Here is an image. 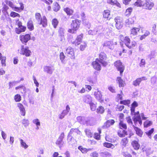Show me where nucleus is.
Segmentation results:
<instances>
[{"instance_id": "nucleus-22", "label": "nucleus", "mask_w": 157, "mask_h": 157, "mask_svg": "<svg viewBox=\"0 0 157 157\" xmlns=\"http://www.w3.org/2000/svg\"><path fill=\"white\" fill-rule=\"evenodd\" d=\"M64 136V133H62L60 136H59L58 139L57 140L56 144L57 145L61 146L62 145V142Z\"/></svg>"}, {"instance_id": "nucleus-1", "label": "nucleus", "mask_w": 157, "mask_h": 157, "mask_svg": "<svg viewBox=\"0 0 157 157\" xmlns=\"http://www.w3.org/2000/svg\"><path fill=\"white\" fill-rule=\"evenodd\" d=\"M81 24V21L78 19H75L72 21L70 24V29H68L67 32L71 34H75L79 29Z\"/></svg>"}, {"instance_id": "nucleus-13", "label": "nucleus", "mask_w": 157, "mask_h": 157, "mask_svg": "<svg viewBox=\"0 0 157 157\" xmlns=\"http://www.w3.org/2000/svg\"><path fill=\"white\" fill-rule=\"evenodd\" d=\"M15 89L18 90V92L21 94H25L26 92V89L25 86L23 85H20L15 88Z\"/></svg>"}, {"instance_id": "nucleus-15", "label": "nucleus", "mask_w": 157, "mask_h": 157, "mask_svg": "<svg viewBox=\"0 0 157 157\" xmlns=\"http://www.w3.org/2000/svg\"><path fill=\"white\" fill-rule=\"evenodd\" d=\"M103 45L104 47H108L111 49H113L114 47L113 43L111 41H105L103 44Z\"/></svg>"}, {"instance_id": "nucleus-44", "label": "nucleus", "mask_w": 157, "mask_h": 157, "mask_svg": "<svg viewBox=\"0 0 157 157\" xmlns=\"http://www.w3.org/2000/svg\"><path fill=\"white\" fill-rule=\"evenodd\" d=\"M119 126L120 128L121 129H126L127 127L126 124L124 123L121 120H120V122L119 123Z\"/></svg>"}, {"instance_id": "nucleus-60", "label": "nucleus", "mask_w": 157, "mask_h": 157, "mask_svg": "<svg viewBox=\"0 0 157 157\" xmlns=\"http://www.w3.org/2000/svg\"><path fill=\"white\" fill-rule=\"evenodd\" d=\"M138 48L140 52H143L144 51V46L142 44H140L139 45Z\"/></svg>"}, {"instance_id": "nucleus-64", "label": "nucleus", "mask_w": 157, "mask_h": 157, "mask_svg": "<svg viewBox=\"0 0 157 157\" xmlns=\"http://www.w3.org/2000/svg\"><path fill=\"white\" fill-rule=\"evenodd\" d=\"M86 135L88 137H91L92 136V134L90 132L89 130L86 129L85 131Z\"/></svg>"}, {"instance_id": "nucleus-59", "label": "nucleus", "mask_w": 157, "mask_h": 157, "mask_svg": "<svg viewBox=\"0 0 157 157\" xmlns=\"http://www.w3.org/2000/svg\"><path fill=\"white\" fill-rule=\"evenodd\" d=\"M145 60L144 59H141L140 62L139 64L140 66V67H144L145 65Z\"/></svg>"}, {"instance_id": "nucleus-6", "label": "nucleus", "mask_w": 157, "mask_h": 157, "mask_svg": "<svg viewBox=\"0 0 157 157\" xmlns=\"http://www.w3.org/2000/svg\"><path fill=\"white\" fill-rule=\"evenodd\" d=\"M123 42L126 46L130 49L135 47L136 45V43L135 41H132L131 43L130 40L128 36L124 37Z\"/></svg>"}, {"instance_id": "nucleus-52", "label": "nucleus", "mask_w": 157, "mask_h": 157, "mask_svg": "<svg viewBox=\"0 0 157 157\" xmlns=\"http://www.w3.org/2000/svg\"><path fill=\"white\" fill-rule=\"evenodd\" d=\"M59 57L61 61H63L64 60L65 58H66V56H65L64 53L62 52L60 53Z\"/></svg>"}, {"instance_id": "nucleus-51", "label": "nucleus", "mask_w": 157, "mask_h": 157, "mask_svg": "<svg viewBox=\"0 0 157 157\" xmlns=\"http://www.w3.org/2000/svg\"><path fill=\"white\" fill-rule=\"evenodd\" d=\"M154 131V128H151L150 130L145 132L146 135H147L148 137L150 138H151V135L153 133Z\"/></svg>"}, {"instance_id": "nucleus-27", "label": "nucleus", "mask_w": 157, "mask_h": 157, "mask_svg": "<svg viewBox=\"0 0 157 157\" xmlns=\"http://www.w3.org/2000/svg\"><path fill=\"white\" fill-rule=\"evenodd\" d=\"M151 84L153 86H157V77L153 76L151 78Z\"/></svg>"}, {"instance_id": "nucleus-41", "label": "nucleus", "mask_w": 157, "mask_h": 157, "mask_svg": "<svg viewBox=\"0 0 157 157\" xmlns=\"http://www.w3.org/2000/svg\"><path fill=\"white\" fill-rule=\"evenodd\" d=\"M92 65L95 69H98V59H96L95 61L92 62Z\"/></svg>"}, {"instance_id": "nucleus-63", "label": "nucleus", "mask_w": 157, "mask_h": 157, "mask_svg": "<svg viewBox=\"0 0 157 157\" xmlns=\"http://www.w3.org/2000/svg\"><path fill=\"white\" fill-rule=\"evenodd\" d=\"M122 22L116 23V26L118 29H120L122 28Z\"/></svg>"}, {"instance_id": "nucleus-18", "label": "nucleus", "mask_w": 157, "mask_h": 157, "mask_svg": "<svg viewBox=\"0 0 157 157\" xmlns=\"http://www.w3.org/2000/svg\"><path fill=\"white\" fill-rule=\"evenodd\" d=\"M142 33H144V34L140 36V40H142L143 39H144L150 34V31L147 30H143L142 31Z\"/></svg>"}, {"instance_id": "nucleus-9", "label": "nucleus", "mask_w": 157, "mask_h": 157, "mask_svg": "<svg viewBox=\"0 0 157 157\" xmlns=\"http://www.w3.org/2000/svg\"><path fill=\"white\" fill-rule=\"evenodd\" d=\"M114 66L116 67L118 71H119L120 75L122 74L124 70V66L122 64L120 60L116 61L114 63Z\"/></svg>"}, {"instance_id": "nucleus-42", "label": "nucleus", "mask_w": 157, "mask_h": 157, "mask_svg": "<svg viewBox=\"0 0 157 157\" xmlns=\"http://www.w3.org/2000/svg\"><path fill=\"white\" fill-rule=\"evenodd\" d=\"M132 8H129L126 10L125 13V15L127 16H129L131 14L132 11Z\"/></svg>"}, {"instance_id": "nucleus-7", "label": "nucleus", "mask_w": 157, "mask_h": 157, "mask_svg": "<svg viewBox=\"0 0 157 157\" xmlns=\"http://www.w3.org/2000/svg\"><path fill=\"white\" fill-rule=\"evenodd\" d=\"M31 53V51L28 47H25L24 45H21L20 50L21 55L25 56L26 57H29L30 56Z\"/></svg>"}, {"instance_id": "nucleus-20", "label": "nucleus", "mask_w": 157, "mask_h": 157, "mask_svg": "<svg viewBox=\"0 0 157 157\" xmlns=\"http://www.w3.org/2000/svg\"><path fill=\"white\" fill-rule=\"evenodd\" d=\"M27 26L28 29L30 31H32L34 29L33 22L31 19L28 21Z\"/></svg>"}, {"instance_id": "nucleus-16", "label": "nucleus", "mask_w": 157, "mask_h": 157, "mask_svg": "<svg viewBox=\"0 0 157 157\" xmlns=\"http://www.w3.org/2000/svg\"><path fill=\"white\" fill-rule=\"evenodd\" d=\"M115 121L113 120H108L104 123L103 127L105 128H107L109 127L111 125H113Z\"/></svg>"}, {"instance_id": "nucleus-26", "label": "nucleus", "mask_w": 157, "mask_h": 157, "mask_svg": "<svg viewBox=\"0 0 157 157\" xmlns=\"http://www.w3.org/2000/svg\"><path fill=\"white\" fill-rule=\"evenodd\" d=\"M133 127L136 132V134L140 137H141L143 134V132L140 129L132 125Z\"/></svg>"}, {"instance_id": "nucleus-47", "label": "nucleus", "mask_w": 157, "mask_h": 157, "mask_svg": "<svg viewBox=\"0 0 157 157\" xmlns=\"http://www.w3.org/2000/svg\"><path fill=\"white\" fill-rule=\"evenodd\" d=\"M128 142V141L127 138H125L122 139L121 144L124 147H125Z\"/></svg>"}, {"instance_id": "nucleus-33", "label": "nucleus", "mask_w": 157, "mask_h": 157, "mask_svg": "<svg viewBox=\"0 0 157 157\" xmlns=\"http://www.w3.org/2000/svg\"><path fill=\"white\" fill-rule=\"evenodd\" d=\"M118 134L120 137H124L127 135V132L125 130H120L118 132Z\"/></svg>"}, {"instance_id": "nucleus-25", "label": "nucleus", "mask_w": 157, "mask_h": 157, "mask_svg": "<svg viewBox=\"0 0 157 157\" xmlns=\"http://www.w3.org/2000/svg\"><path fill=\"white\" fill-rule=\"evenodd\" d=\"M117 82L119 84V87H124L125 85L124 81L120 77H118L117 79Z\"/></svg>"}, {"instance_id": "nucleus-3", "label": "nucleus", "mask_w": 157, "mask_h": 157, "mask_svg": "<svg viewBox=\"0 0 157 157\" xmlns=\"http://www.w3.org/2000/svg\"><path fill=\"white\" fill-rule=\"evenodd\" d=\"M6 4H8L13 10L16 12L20 13L24 10V5L23 3L22 2H19L18 3L19 4L20 6V7L17 6H14L13 2L10 1L7 2Z\"/></svg>"}, {"instance_id": "nucleus-50", "label": "nucleus", "mask_w": 157, "mask_h": 157, "mask_svg": "<svg viewBox=\"0 0 157 157\" xmlns=\"http://www.w3.org/2000/svg\"><path fill=\"white\" fill-rule=\"evenodd\" d=\"M20 140L21 147H24L25 149H26L28 148V145L26 144V143L24 142L22 139H20Z\"/></svg>"}, {"instance_id": "nucleus-55", "label": "nucleus", "mask_w": 157, "mask_h": 157, "mask_svg": "<svg viewBox=\"0 0 157 157\" xmlns=\"http://www.w3.org/2000/svg\"><path fill=\"white\" fill-rule=\"evenodd\" d=\"M22 123L25 127L28 126L29 124L28 120L25 119L22 120Z\"/></svg>"}, {"instance_id": "nucleus-8", "label": "nucleus", "mask_w": 157, "mask_h": 157, "mask_svg": "<svg viewBox=\"0 0 157 157\" xmlns=\"http://www.w3.org/2000/svg\"><path fill=\"white\" fill-rule=\"evenodd\" d=\"M143 5L144 9L147 10H151L154 6V3L150 0H145Z\"/></svg>"}, {"instance_id": "nucleus-57", "label": "nucleus", "mask_w": 157, "mask_h": 157, "mask_svg": "<svg viewBox=\"0 0 157 157\" xmlns=\"http://www.w3.org/2000/svg\"><path fill=\"white\" fill-rule=\"evenodd\" d=\"M44 3L48 5H50L52 4L53 2L52 0H41Z\"/></svg>"}, {"instance_id": "nucleus-31", "label": "nucleus", "mask_w": 157, "mask_h": 157, "mask_svg": "<svg viewBox=\"0 0 157 157\" xmlns=\"http://www.w3.org/2000/svg\"><path fill=\"white\" fill-rule=\"evenodd\" d=\"M132 144L135 149L138 150L139 148L140 145L137 141L136 140L132 141Z\"/></svg>"}, {"instance_id": "nucleus-53", "label": "nucleus", "mask_w": 157, "mask_h": 157, "mask_svg": "<svg viewBox=\"0 0 157 157\" xmlns=\"http://www.w3.org/2000/svg\"><path fill=\"white\" fill-rule=\"evenodd\" d=\"M65 111H63L61 114L59 115V117L60 119H61L63 118L64 116L67 114V113H65Z\"/></svg>"}, {"instance_id": "nucleus-29", "label": "nucleus", "mask_w": 157, "mask_h": 157, "mask_svg": "<svg viewBox=\"0 0 157 157\" xmlns=\"http://www.w3.org/2000/svg\"><path fill=\"white\" fill-rule=\"evenodd\" d=\"M138 106V104L137 103L134 101L132 104L131 107V114H133V113L134 112L135 109L136 107H137Z\"/></svg>"}, {"instance_id": "nucleus-37", "label": "nucleus", "mask_w": 157, "mask_h": 157, "mask_svg": "<svg viewBox=\"0 0 157 157\" xmlns=\"http://www.w3.org/2000/svg\"><path fill=\"white\" fill-rule=\"evenodd\" d=\"M134 22V20L132 18H129L126 19L125 21V25H129L132 24Z\"/></svg>"}, {"instance_id": "nucleus-10", "label": "nucleus", "mask_w": 157, "mask_h": 157, "mask_svg": "<svg viewBox=\"0 0 157 157\" xmlns=\"http://www.w3.org/2000/svg\"><path fill=\"white\" fill-rule=\"evenodd\" d=\"M81 133V132L78 128H71L69 132L68 137L71 136L72 137L74 136L76 137L78 135H80Z\"/></svg>"}, {"instance_id": "nucleus-24", "label": "nucleus", "mask_w": 157, "mask_h": 157, "mask_svg": "<svg viewBox=\"0 0 157 157\" xmlns=\"http://www.w3.org/2000/svg\"><path fill=\"white\" fill-rule=\"evenodd\" d=\"M103 17L108 20L111 18L110 11L109 10H105L103 13Z\"/></svg>"}, {"instance_id": "nucleus-38", "label": "nucleus", "mask_w": 157, "mask_h": 157, "mask_svg": "<svg viewBox=\"0 0 157 157\" xmlns=\"http://www.w3.org/2000/svg\"><path fill=\"white\" fill-rule=\"evenodd\" d=\"M78 149L80 150L83 153H86L89 151L88 149H87L85 148H84L81 146H78Z\"/></svg>"}, {"instance_id": "nucleus-30", "label": "nucleus", "mask_w": 157, "mask_h": 157, "mask_svg": "<svg viewBox=\"0 0 157 157\" xmlns=\"http://www.w3.org/2000/svg\"><path fill=\"white\" fill-rule=\"evenodd\" d=\"M143 4H144V1L141 0H137L134 3V5L135 6L143 7H144Z\"/></svg>"}, {"instance_id": "nucleus-62", "label": "nucleus", "mask_w": 157, "mask_h": 157, "mask_svg": "<svg viewBox=\"0 0 157 157\" xmlns=\"http://www.w3.org/2000/svg\"><path fill=\"white\" fill-rule=\"evenodd\" d=\"M127 123L130 125H132L133 123L130 117H128L126 118Z\"/></svg>"}, {"instance_id": "nucleus-40", "label": "nucleus", "mask_w": 157, "mask_h": 157, "mask_svg": "<svg viewBox=\"0 0 157 157\" xmlns=\"http://www.w3.org/2000/svg\"><path fill=\"white\" fill-rule=\"evenodd\" d=\"M14 100L17 102L20 101L21 100V95L18 94L15 95L14 97Z\"/></svg>"}, {"instance_id": "nucleus-54", "label": "nucleus", "mask_w": 157, "mask_h": 157, "mask_svg": "<svg viewBox=\"0 0 157 157\" xmlns=\"http://www.w3.org/2000/svg\"><path fill=\"white\" fill-rule=\"evenodd\" d=\"M9 9V7L6 4H4L2 8V12H6Z\"/></svg>"}, {"instance_id": "nucleus-34", "label": "nucleus", "mask_w": 157, "mask_h": 157, "mask_svg": "<svg viewBox=\"0 0 157 157\" xmlns=\"http://www.w3.org/2000/svg\"><path fill=\"white\" fill-rule=\"evenodd\" d=\"M10 16L13 18L16 17H21L20 15L18 13L13 11H11L10 13Z\"/></svg>"}, {"instance_id": "nucleus-2", "label": "nucleus", "mask_w": 157, "mask_h": 157, "mask_svg": "<svg viewBox=\"0 0 157 157\" xmlns=\"http://www.w3.org/2000/svg\"><path fill=\"white\" fill-rule=\"evenodd\" d=\"M35 18L39 25H41L43 27H46L48 26V20L45 16L42 17L40 13H36L35 15Z\"/></svg>"}, {"instance_id": "nucleus-45", "label": "nucleus", "mask_w": 157, "mask_h": 157, "mask_svg": "<svg viewBox=\"0 0 157 157\" xmlns=\"http://www.w3.org/2000/svg\"><path fill=\"white\" fill-rule=\"evenodd\" d=\"M139 78H137L133 82V85L135 86H139L141 82V80Z\"/></svg>"}, {"instance_id": "nucleus-36", "label": "nucleus", "mask_w": 157, "mask_h": 157, "mask_svg": "<svg viewBox=\"0 0 157 157\" xmlns=\"http://www.w3.org/2000/svg\"><path fill=\"white\" fill-rule=\"evenodd\" d=\"M44 72L50 74H52V73L51 67L48 66H44Z\"/></svg>"}, {"instance_id": "nucleus-19", "label": "nucleus", "mask_w": 157, "mask_h": 157, "mask_svg": "<svg viewBox=\"0 0 157 157\" xmlns=\"http://www.w3.org/2000/svg\"><path fill=\"white\" fill-rule=\"evenodd\" d=\"M17 106L20 110L21 115L23 116H25V111L23 105L21 103H18L17 104Z\"/></svg>"}, {"instance_id": "nucleus-4", "label": "nucleus", "mask_w": 157, "mask_h": 157, "mask_svg": "<svg viewBox=\"0 0 157 157\" xmlns=\"http://www.w3.org/2000/svg\"><path fill=\"white\" fill-rule=\"evenodd\" d=\"M16 22L18 28L15 29V31L16 33L20 34L21 33L25 32L26 30V27L22 25V22L19 21V19L16 21Z\"/></svg>"}, {"instance_id": "nucleus-17", "label": "nucleus", "mask_w": 157, "mask_h": 157, "mask_svg": "<svg viewBox=\"0 0 157 157\" xmlns=\"http://www.w3.org/2000/svg\"><path fill=\"white\" fill-rule=\"evenodd\" d=\"M140 29L138 28L134 27L131 29L130 35L131 37H133L136 36L138 33L140 31Z\"/></svg>"}, {"instance_id": "nucleus-46", "label": "nucleus", "mask_w": 157, "mask_h": 157, "mask_svg": "<svg viewBox=\"0 0 157 157\" xmlns=\"http://www.w3.org/2000/svg\"><path fill=\"white\" fill-rule=\"evenodd\" d=\"M6 58L5 57L2 56L0 58V60L1 61V63L2 66L5 67L6 66Z\"/></svg>"}, {"instance_id": "nucleus-61", "label": "nucleus", "mask_w": 157, "mask_h": 157, "mask_svg": "<svg viewBox=\"0 0 157 157\" xmlns=\"http://www.w3.org/2000/svg\"><path fill=\"white\" fill-rule=\"evenodd\" d=\"M115 21L116 22V23H120L122 22V20L121 18L120 17H117L115 18L114 19Z\"/></svg>"}, {"instance_id": "nucleus-35", "label": "nucleus", "mask_w": 157, "mask_h": 157, "mask_svg": "<svg viewBox=\"0 0 157 157\" xmlns=\"http://www.w3.org/2000/svg\"><path fill=\"white\" fill-rule=\"evenodd\" d=\"M84 101L85 102L90 104L91 103L92 99L90 96H86L84 99Z\"/></svg>"}, {"instance_id": "nucleus-5", "label": "nucleus", "mask_w": 157, "mask_h": 157, "mask_svg": "<svg viewBox=\"0 0 157 157\" xmlns=\"http://www.w3.org/2000/svg\"><path fill=\"white\" fill-rule=\"evenodd\" d=\"M65 54L67 59H75V52L74 49L71 47H68L66 49Z\"/></svg>"}, {"instance_id": "nucleus-32", "label": "nucleus", "mask_w": 157, "mask_h": 157, "mask_svg": "<svg viewBox=\"0 0 157 157\" xmlns=\"http://www.w3.org/2000/svg\"><path fill=\"white\" fill-rule=\"evenodd\" d=\"M59 23V22L58 20L55 18L53 19L52 21V25L53 26V28L55 29H56L57 28Z\"/></svg>"}, {"instance_id": "nucleus-14", "label": "nucleus", "mask_w": 157, "mask_h": 157, "mask_svg": "<svg viewBox=\"0 0 157 157\" xmlns=\"http://www.w3.org/2000/svg\"><path fill=\"white\" fill-rule=\"evenodd\" d=\"M83 36V33H81L78 35L76 38L75 41L74 42L73 44L75 43V46L79 45L82 42Z\"/></svg>"}, {"instance_id": "nucleus-56", "label": "nucleus", "mask_w": 157, "mask_h": 157, "mask_svg": "<svg viewBox=\"0 0 157 157\" xmlns=\"http://www.w3.org/2000/svg\"><path fill=\"white\" fill-rule=\"evenodd\" d=\"M33 123L35 124L36 126H40V125L39 120L38 119H34L33 121Z\"/></svg>"}, {"instance_id": "nucleus-23", "label": "nucleus", "mask_w": 157, "mask_h": 157, "mask_svg": "<svg viewBox=\"0 0 157 157\" xmlns=\"http://www.w3.org/2000/svg\"><path fill=\"white\" fill-rule=\"evenodd\" d=\"M60 8V6L57 2H54L53 4L52 9L53 10L56 12L59 11Z\"/></svg>"}, {"instance_id": "nucleus-48", "label": "nucleus", "mask_w": 157, "mask_h": 157, "mask_svg": "<svg viewBox=\"0 0 157 157\" xmlns=\"http://www.w3.org/2000/svg\"><path fill=\"white\" fill-rule=\"evenodd\" d=\"M104 146L108 148H111L113 149L114 147V146L111 143L105 142L104 144Z\"/></svg>"}, {"instance_id": "nucleus-49", "label": "nucleus", "mask_w": 157, "mask_h": 157, "mask_svg": "<svg viewBox=\"0 0 157 157\" xmlns=\"http://www.w3.org/2000/svg\"><path fill=\"white\" fill-rule=\"evenodd\" d=\"M87 46V44L86 42H83L80 46V49L81 51L84 50Z\"/></svg>"}, {"instance_id": "nucleus-58", "label": "nucleus", "mask_w": 157, "mask_h": 157, "mask_svg": "<svg viewBox=\"0 0 157 157\" xmlns=\"http://www.w3.org/2000/svg\"><path fill=\"white\" fill-rule=\"evenodd\" d=\"M155 54V51H152L151 52L150 54H149L148 57L151 59L152 58L154 57Z\"/></svg>"}, {"instance_id": "nucleus-28", "label": "nucleus", "mask_w": 157, "mask_h": 157, "mask_svg": "<svg viewBox=\"0 0 157 157\" xmlns=\"http://www.w3.org/2000/svg\"><path fill=\"white\" fill-rule=\"evenodd\" d=\"M100 155L102 157H112L111 154L107 151L101 152L100 153Z\"/></svg>"}, {"instance_id": "nucleus-43", "label": "nucleus", "mask_w": 157, "mask_h": 157, "mask_svg": "<svg viewBox=\"0 0 157 157\" xmlns=\"http://www.w3.org/2000/svg\"><path fill=\"white\" fill-rule=\"evenodd\" d=\"M152 122L151 121L147 120L144 123V126L145 127H147L152 125Z\"/></svg>"}, {"instance_id": "nucleus-21", "label": "nucleus", "mask_w": 157, "mask_h": 157, "mask_svg": "<svg viewBox=\"0 0 157 157\" xmlns=\"http://www.w3.org/2000/svg\"><path fill=\"white\" fill-rule=\"evenodd\" d=\"M63 10L67 15L69 16L73 15L74 13V10L73 9L68 7L64 8Z\"/></svg>"}, {"instance_id": "nucleus-11", "label": "nucleus", "mask_w": 157, "mask_h": 157, "mask_svg": "<svg viewBox=\"0 0 157 157\" xmlns=\"http://www.w3.org/2000/svg\"><path fill=\"white\" fill-rule=\"evenodd\" d=\"M106 58V55L104 52H102L100 53L99 55V62L104 67L107 65V63L105 61Z\"/></svg>"}, {"instance_id": "nucleus-39", "label": "nucleus", "mask_w": 157, "mask_h": 157, "mask_svg": "<svg viewBox=\"0 0 157 157\" xmlns=\"http://www.w3.org/2000/svg\"><path fill=\"white\" fill-rule=\"evenodd\" d=\"M141 117L140 115H138L136 116H134L133 118V120L134 121L135 125H136L137 122L140 119Z\"/></svg>"}, {"instance_id": "nucleus-12", "label": "nucleus", "mask_w": 157, "mask_h": 157, "mask_svg": "<svg viewBox=\"0 0 157 157\" xmlns=\"http://www.w3.org/2000/svg\"><path fill=\"white\" fill-rule=\"evenodd\" d=\"M19 39L22 43H26L29 40H30L31 36L29 34L21 35L19 36Z\"/></svg>"}]
</instances>
